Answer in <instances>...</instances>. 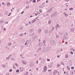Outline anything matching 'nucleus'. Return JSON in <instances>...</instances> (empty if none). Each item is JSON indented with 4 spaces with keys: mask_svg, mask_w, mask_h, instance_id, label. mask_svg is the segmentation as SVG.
<instances>
[{
    "mask_svg": "<svg viewBox=\"0 0 75 75\" xmlns=\"http://www.w3.org/2000/svg\"><path fill=\"white\" fill-rule=\"evenodd\" d=\"M50 50H51L50 47H47V48H46V49H45L43 50V52H47V51H50Z\"/></svg>",
    "mask_w": 75,
    "mask_h": 75,
    "instance_id": "f257e3e1",
    "label": "nucleus"
},
{
    "mask_svg": "<svg viewBox=\"0 0 75 75\" xmlns=\"http://www.w3.org/2000/svg\"><path fill=\"white\" fill-rule=\"evenodd\" d=\"M31 40H30L28 42L27 46V47H30L31 45Z\"/></svg>",
    "mask_w": 75,
    "mask_h": 75,
    "instance_id": "f03ea898",
    "label": "nucleus"
},
{
    "mask_svg": "<svg viewBox=\"0 0 75 75\" xmlns=\"http://www.w3.org/2000/svg\"><path fill=\"white\" fill-rule=\"evenodd\" d=\"M55 42H54V41L51 40L50 41V44H52V45H54L55 44Z\"/></svg>",
    "mask_w": 75,
    "mask_h": 75,
    "instance_id": "7ed1b4c3",
    "label": "nucleus"
},
{
    "mask_svg": "<svg viewBox=\"0 0 75 75\" xmlns=\"http://www.w3.org/2000/svg\"><path fill=\"white\" fill-rule=\"evenodd\" d=\"M42 45V43L41 42H40L39 44V47H41Z\"/></svg>",
    "mask_w": 75,
    "mask_h": 75,
    "instance_id": "20e7f679",
    "label": "nucleus"
},
{
    "mask_svg": "<svg viewBox=\"0 0 75 75\" xmlns=\"http://www.w3.org/2000/svg\"><path fill=\"white\" fill-rule=\"evenodd\" d=\"M47 66H45L44 68V71H43V72H45V71H47Z\"/></svg>",
    "mask_w": 75,
    "mask_h": 75,
    "instance_id": "39448f33",
    "label": "nucleus"
},
{
    "mask_svg": "<svg viewBox=\"0 0 75 75\" xmlns=\"http://www.w3.org/2000/svg\"><path fill=\"white\" fill-rule=\"evenodd\" d=\"M34 65V63L32 62L30 65V67H32L33 65Z\"/></svg>",
    "mask_w": 75,
    "mask_h": 75,
    "instance_id": "423d86ee",
    "label": "nucleus"
},
{
    "mask_svg": "<svg viewBox=\"0 0 75 75\" xmlns=\"http://www.w3.org/2000/svg\"><path fill=\"white\" fill-rule=\"evenodd\" d=\"M24 41H25V40L23 39L21 40V43H24Z\"/></svg>",
    "mask_w": 75,
    "mask_h": 75,
    "instance_id": "0eeeda50",
    "label": "nucleus"
},
{
    "mask_svg": "<svg viewBox=\"0 0 75 75\" xmlns=\"http://www.w3.org/2000/svg\"><path fill=\"white\" fill-rule=\"evenodd\" d=\"M69 65L70 66H71V65H72V61H71V60H69Z\"/></svg>",
    "mask_w": 75,
    "mask_h": 75,
    "instance_id": "6e6552de",
    "label": "nucleus"
},
{
    "mask_svg": "<svg viewBox=\"0 0 75 75\" xmlns=\"http://www.w3.org/2000/svg\"><path fill=\"white\" fill-rule=\"evenodd\" d=\"M53 14L54 15V16H57L58 14V13H57V12H54L53 13Z\"/></svg>",
    "mask_w": 75,
    "mask_h": 75,
    "instance_id": "1a4fd4ad",
    "label": "nucleus"
},
{
    "mask_svg": "<svg viewBox=\"0 0 75 75\" xmlns=\"http://www.w3.org/2000/svg\"><path fill=\"white\" fill-rule=\"evenodd\" d=\"M54 17H55V16L53 13L51 14V18H54Z\"/></svg>",
    "mask_w": 75,
    "mask_h": 75,
    "instance_id": "9d476101",
    "label": "nucleus"
},
{
    "mask_svg": "<svg viewBox=\"0 0 75 75\" xmlns=\"http://www.w3.org/2000/svg\"><path fill=\"white\" fill-rule=\"evenodd\" d=\"M64 35H68V33L67 32H64Z\"/></svg>",
    "mask_w": 75,
    "mask_h": 75,
    "instance_id": "9b49d317",
    "label": "nucleus"
},
{
    "mask_svg": "<svg viewBox=\"0 0 75 75\" xmlns=\"http://www.w3.org/2000/svg\"><path fill=\"white\" fill-rule=\"evenodd\" d=\"M37 36H35V35L33 37V40H35V38H37Z\"/></svg>",
    "mask_w": 75,
    "mask_h": 75,
    "instance_id": "f8f14e48",
    "label": "nucleus"
},
{
    "mask_svg": "<svg viewBox=\"0 0 75 75\" xmlns=\"http://www.w3.org/2000/svg\"><path fill=\"white\" fill-rule=\"evenodd\" d=\"M44 61L45 60L44 59H42L41 60V62H42V63H44Z\"/></svg>",
    "mask_w": 75,
    "mask_h": 75,
    "instance_id": "ddd939ff",
    "label": "nucleus"
},
{
    "mask_svg": "<svg viewBox=\"0 0 75 75\" xmlns=\"http://www.w3.org/2000/svg\"><path fill=\"white\" fill-rule=\"evenodd\" d=\"M39 7L40 8H42L44 7V6L42 5H40L39 6Z\"/></svg>",
    "mask_w": 75,
    "mask_h": 75,
    "instance_id": "4468645a",
    "label": "nucleus"
},
{
    "mask_svg": "<svg viewBox=\"0 0 75 75\" xmlns=\"http://www.w3.org/2000/svg\"><path fill=\"white\" fill-rule=\"evenodd\" d=\"M33 31H34V29H32L30 30V32L32 33V32H33Z\"/></svg>",
    "mask_w": 75,
    "mask_h": 75,
    "instance_id": "2eb2a0df",
    "label": "nucleus"
},
{
    "mask_svg": "<svg viewBox=\"0 0 75 75\" xmlns=\"http://www.w3.org/2000/svg\"><path fill=\"white\" fill-rule=\"evenodd\" d=\"M5 14L6 15H7V14H8V11H5Z\"/></svg>",
    "mask_w": 75,
    "mask_h": 75,
    "instance_id": "dca6fc26",
    "label": "nucleus"
},
{
    "mask_svg": "<svg viewBox=\"0 0 75 75\" xmlns=\"http://www.w3.org/2000/svg\"><path fill=\"white\" fill-rule=\"evenodd\" d=\"M22 62L25 65V64H26V62L24 61L23 60L22 61Z\"/></svg>",
    "mask_w": 75,
    "mask_h": 75,
    "instance_id": "f3484780",
    "label": "nucleus"
},
{
    "mask_svg": "<svg viewBox=\"0 0 75 75\" xmlns=\"http://www.w3.org/2000/svg\"><path fill=\"white\" fill-rule=\"evenodd\" d=\"M63 38H64V39H67V37L65 36L63 37Z\"/></svg>",
    "mask_w": 75,
    "mask_h": 75,
    "instance_id": "a211bd4d",
    "label": "nucleus"
},
{
    "mask_svg": "<svg viewBox=\"0 0 75 75\" xmlns=\"http://www.w3.org/2000/svg\"><path fill=\"white\" fill-rule=\"evenodd\" d=\"M7 6H10V4H10V3H7Z\"/></svg>",
    "mask_w": 75,
    "mask_h": 75,
    "instance_id": "6ab92c4d",
    "label": "nucleus"
},
{
    "mask_svg": "<svg viewBox=\"0 0 75 75\" xmlns=\"http://www.w3.org/2000/svg\"><path fill=\"white\" fill-rule=\"evenodd\" d=\"M74 28H71V31H72V32H73L74 31Z\"/></svg>",
    "mask_w": 75,
    "mask_h": 75,
    "instance_id": "aec40b11",
    "label": "nucleus"
},
{
    "mask_svg": "<svg viewBox=\"0 0 75 75\" xmlns=\"http://www.w3.org/2000/svg\"><path fill=\"white\" fill-rule=\"evenodd\" d=\"M20 70L21 72H23V70H24V69L23 68H22L20 69Z\"/></svg>",
    "mask_w": 75,
    "mask_h": 75,
    "instance_id": "412c9836",
    "label": "nucleus"
},
{
    "mask_svg": "<svg viewBox=\"0 0 75 75\" xmlns=\"http://www.w3.org/2000/svg\"><path fill=\"white\" fill-rule=\"evenodd\" d=\"M45 33L46 34H47V33H48V30H47L46 29L45 30Z\"/></svg>",
    "mask_w": 75,
    "mask_h": 75,
    "instance_id": "4be33fe9",
    "label": "nucleus"
},
{
    "mask_svg": "<svg viewBox=\"0 0 75 75\" xmlns=\"http://www.w3.org/2000/svg\"><path fill=\"white\" fill-rule=\"evenodd\" d=\"M51 20H50L48 22V23L49 24H51Z\"/></svg>",
    "mask_w": 75,
    "mask_h": 75,
    "instance_id": "5701e85b",
    "label": "nucleus"
},
{
    "mask_svg": "<svg viewBox=\"0 0 75 75\" xmlns=\"http://www.w3.org/2000/svg\"><path fill=\"white\" fill-rule=\"evenodd\" d=\"M32 2L33 3H36V1L35 0H33Z\"/></svg>",
    "mask_w": 75,
    "mask_h": 75,
    "instance_id": "b1692460",
    "label": "nucleus"
},
{
    "mask_svg": "<svg viewBox=\"0 0 75 75\" xmlns=\"http://www.w3.org/2000/svg\"><path fill=\"white\" fill-rule=\"evenodd\" d=\"M60 51V50H57V52H56V54H58L59 52Z\"/></svg>",
    "mask_w": 75,
    "mask_h": 75,
    "instance_id": "393cba45",
    "label": "nucleus"
},
{
    "mask_svg": "<svg viewBox=\"0 0 75 75\" xmlns=\"http://www.w3.org/2000/svg\"><path fill=\"white\" fill-rule=\"evenodd\" d=\"M48 67H49V68H51V67H52V66H51V65H48Z\"/></svg>",
    "mask_w": 75,
    "mask_h": 75,
    "instance_id": "a878e982",
    "label": "nucleus"
},
{
    "mask_svg": "<svg viewBox=\"0 0 75 75\" xmlns=\"http://www.w3.org/2000/svg\"><path fill=\"white\" fill-rule=\"evenodd\" d=\"M60 66V65H59V64H57V67H58V68H59V66Z\"/></svg>",
    "mask_w": 75,
    "mask_h": 75,
    "instance_id": "bb28decb",
    "label": "nucleus"
},
{
    "mask_svg": "<svg viewBox=\"0 0 75 75\" xmlns=\"http://www.w3.org/2000/svg\"><path fill=\"white\" fill-rule=\"evenodd\" d=\"M19 69H18L16 70V72H17V73H18V72H19Z\"/></svg>",
    "mask_w": 75,
    "mask_h": 75,
    "instance_id": "cd10ccee",
    "label": "nucleus"
},
{
    "mask_svg": "<svg viewBox=\"0 0 75 75\" xmlns=\"http://www.w3.org/2000/svg\"><path fill=\"white\" fill-rule=\"evenodd\" d=\"M4 22V20L3 21H0V24H1V23H3Z\"/></svg>",
    "mask_w": 75,
    "mask_h": 75,
    "instance_id": "c85d7f7f",
    "label": "nucleus"
},
{
    "mask_svg": "<svg viewBox=\"0 0 75 75\" xmlns=\"http://www.w3.org/2000/svg\"><path fill=\"white\" fill-rule=\"evenodd\" d=\"M65 57L66 58H68V54H66L65 56Z\"/></svg>",
    "mask_w": 75,
    "mask_h": 75,
    "instance_id": "c756f323",
    "label": "nucleus"
},
{
    "mask_svg": "<svg viewBox=\"0 0 75 75\" xmlns=\"http://www.w3.org/2000/svg\"><path fill=\"white\" fill-rule=\"evenodd\" d=\"M71 69H74V67H71Z\"/></svg>",
    "mask_w": 75,
    "mask_h": 75,
    "instance_id": "7c9ffc66",
    "label": "nucleus"
},
{
    "mask_svg": "<svg viewBox=\"0 0 75 75\" xmlns=\"http://www.w3.org/2000/svg\"><path fill=\"white\" fill-rule=\"evenodd\" d=\"M66 75H69V74H68V72H66Z\"/></svg>",
    "mask_w": 75,
    "mask_h": 75,
    "instance_id": "2f4dec72",
    "label": "nucleus"
},
{
    "mask_svg": "<svg viewBox=\"0 0 75 75\" xmlns=\"http://www.w3.org/2000/svg\"><path fill=\"white\" fill-rule=\"evenodd\" d=\"M41 31V29H40L38 30V33H40V31Z\"/></svg>",
    "mask_w": 75,
    "mask_h": 75,
    "instance_id": "473e14b6",
    "label": "nucleus"
},
{
    "mask_svg": "<svg viewBox=\"0 0 75 75\" xmlns=\"http://www.w3.org/2000/svg\"><path fill=\"white\" fill-rule=\"evenodd\" d=\"M69 52H70V53H71V54H73V52H72L70 51Z\"/></svg>",
    "mask_w": 75,
    "mask_h": 75,
    "instance_id": "72a5a7b5",
    "label": "nucleus"
},
{
    "mask_svg": "<svg viewBox=\"0 0 75 75\" xmlns=\"http://www.w3.org/2000/svg\"><path fill=\"white\" fill-rule=\"evenodd\" d=\"M58 37H59V36H58V35H56V38H58Z\"/></svg>",
    "mask_w": 75,
    "mask_h": 75,
    "instance_id": "f704fd0d",
    "label": "nucleus"
},
{
    "mask_svg": "<svg viewBox=\"0 0 75 75\" xmlns=\"http://www.w3.org/2000/svg\"><path fill=\"white\" fill-rule=\"evenodd\" d=\"M57 74L58 75H60V73L59 71L57 72Z\"/></svg>",
    "mask_w": 75,
    "mask_h": 75,
    "instance_id": "c9c22d12",
    "label": "nucleus"
},
{
    "mask_svg": "<svg viewBox=\"0 0 75 75\" xmlns=\"http://www.w3.org/2000/svg\"><path fill=\"white\" fill-rule=\"evenodd\" d=\"M26 8H27H27H29V6H27L26 7Z\"/></svg>",
    "mask_w": 75,
    "mask_h": 75,
    "instance_id": "e433bc0d",
    "label": "nucleus"
},
{
    "mask_svg": "<svg viewBox=\"0 0 75 75\" xmlns=\"http://www.w3.org/2000/svg\"><path fill=\"white\" fill-rule=\"evenodd\" d=\"M73 8H69V10H73Z\"/></svg>",
    "mask_w": 75,
    "mask_h": 75,
    "instance_id": "4c0bfd02",
    "label": "nucleus"
},
{
    "mask_svg": "<svg viewBox=\"0 0 75 75\" xmlns=\"http://www.w3.org/2000/svg\"><path fill=\"white\" fill-rule=\"evenodd\" d=\"M61 63L62 65H64V63H63V62H61Z\"/></svg>",
    "mask_w": 75,
    "mask_h": 75,
    "instance_id": "58836bf2",
    "label": "nucleus"
},
{
    "mask_svg": "<svg viewBox=\"0 0 75 75\" xmlns=\"http://www.w3.org/2000/svg\"><path fill=\"white\" fill-rule=\"evenodd\" d=\"M27 44V42H26L25 44V45H26Z\"/></svg>",
    "mask_w": 75,
    "mask_h": 75,
    "instance_id": "ea45409f",
    "label": "nucleus"
},
{
    "mask_svg": "<svg viewBox=\"0 0 75 75\" xmlns=\"http://www.w3.org/2000/svg\"><path fill=\"white\" fill-rule=\"evenodd\" d=\"M20 16H18L17 17V18H18H18H20Z\"/></svg>",
    "mask_w": 75,
    "mask_h": 75,
    "instance_id": "a19ab883",
    "label": "nucleus"
},
{
    "mask_svg": "<svg viewBox=\"0 0 75 75\" xmlns=\"http://www.w3.org/2000/svg\"><path fill=\"white\" fill-rule=\"evenodd\" d=\"M11 14V13H10L9 14L8 16H10Z\"/></svg>",
    "mask_w": 75,
    "mask_h": 75,
    "instance_id": "79ce46f5",
    "label": "nucleus"
},
{
    "mask_svg": "<svg viewBox=\"0 0 75 75\" xmlns=\"http://www.w3.org/2000/svg\"><path fill=\"white\" fill-rule=\"evenodd\" d=\"M15 65H16V66H18V64H17L16 63L15 64Z\"/></svg>",
    "mask_w": 75,
    "mask_h": 75,
    "instance_id": "37998d69",
    "label": "nucleus"
},
{
    "mask_svg": "<svg viewBox=\"0 0 75 75\" xmlns=\"http://www.w3.org/2000/svg\"><path fill=\"white\" fill-rule=\"evenodd\" d=\"M12 69H10V70H9V72H12Z\"/></svg>",
    "mask_w": 75,
    "mask_h": 75,
    "instance_id": "c03bdc74",
    "label": "nucleus"
},
{
    "mask_svg": "<svg viewBox=\"0 0 75 75\" xmlns=\"http://www.w3.org/2000/svg\"><path fill=\"white\" fill-rule=\"evenodd\" d=\"M28 25V23H26V24H25V25H26V26H27V25Z\"/></svg>",
    "mask_w": 75,
    "mask_h": 75,
    "instance_id": "a18cd8bd",
    "label": "nucleus"
},
{
    "mask_svg": "<svg viewBox=\"0 0 75 75\" xmlns=\"http://www.w3.org/2000/svg\"><path fill=\"white\" fill-rule=\"evenodd\" d=\"M52 30H54V27H52Z\"/></svg>",
    "mask_w": 75,
    "mask_h": 75,
    "instance_id": "49530a36",
    "label": "nucleus"
},
{
    "mask_svg": "<svg viewBox=\"0 0 75 75\" xmlns=\"http://www.w3.org/2000/svg\"><path fill=\"white\" fill-rule=\"evenodd\" d=\"M54 72L56 73H57V70H55Z\"/></svg>",
    "mask_w": 75,
    "mask_h": 75,
    "instance_id": "de8ad7c7",
    "label": "nucleus"
},
{
    "mask_svg": "<svg viewBox=\"0 0 75 75\" xmlns=\"http://www.w3.org/2000/svg\"><path fill=\"white\" fill-rule=\"evenodd\" d=\"M13 68L14 69L15 68V66H14V65H13Z\"/></svg>",
    "mask_w": 75,
    "mask_h": 75,
    "instance_id": "09e8293b",
    "label": "nucleus"
},
{
    "mask_svg": "<svg viewBox=\"0 0 75 75\" xmlns=\"http://www.w3.org/2000/svg\"><path fill=\"white\" fill-rule=\"evenodd\" d=\"M24 11H22L21 13V14H23V13H24Z\"/></svg>",
    "mask_w": 75,
    "mask_h": 75,
    "instance_id": "8fccbe9b",
    "label": "nucleus"
},
{
    "mask_svg": "<svg viewBox=\"0 0 75 75\" xmlns=\"http://www.w3.org/2000/svg\"><path fill=\"white\" fill-rule=\"evenodd\" d=\"M52 65H53V62H52V63H51V64H50V65H51V66H52Z\"/></svg>",
    "mask_w": 75,
    "mask_h": 75,
    "instance_id": "3c124183",
    "label": "nucleus"
},
{
    "mask_svg": "<svg viewBox=\"0 0 75 75\" xmlns=\"http://www.w3.org/2000/svg\"><path fill=\"white\" fill-rule=\"evenodd\" d=\"M45 40H44L43 43H44V44L45 43Z\"/></svg>",
    "mask_w": 75,
    "mask_h": 75,
    "instance_id": "603ef678",
    "label": "nucleus"
},
{
    "mask_svg": "<svg viewBox=\"0 0 75 75\" xmlns=\"http://www.w3.org/2000/svg\"><path fill=\"white\" fill-rule=\"evenodd\" d=\"M23 34H21L20 35V36H23Z\"/></svg>",
    "mask_w": 75,
    "mask_h": 75,
    "instance_id": "864d4df0",
    "label": "nucleus"
},
{
    "mask_svg": "<svg viewBox=\"0 0 75 75\" xmlns=\"http://www.w3.org/2000/svg\"><path fill=\"white\" fill-rule=\"evenodd\" d=\"M3 67H4V68L5 67H6V66L5 65H3Z\"/></svg>",
    "mask_w": 75,
    "mask_h": 75,
    "instance_id": "5fc2aeb1",
    "label": "nucleus"
},
{
    "mask_svg": "<svg viewBox=\"0 0 75 75\" xmlns=\"http://www.w3.org/2000/svg\"><path fill=\"white\" fill-rule=\"evenodd\" d=\"M12 55V54H11L9 56H8V57L10 58V57H11V55Z\"/></svg>",
    "mask_w": 75,
    "mask_h": 75,
    "instance_id": "6e6d98bb",
    "label": "nucleus"
},
{
    "mask_svg": "<svg viewBox=\"0 0 75 75\" xmlns=\"http://www.w3.org/2000/svg\"><path fill=\"white\" fill-rule=\"evenodd\" d=\"M65 1H69V0H65Z\"/></svg>",
    "mask_w": 75,
    "mask_h": 75,
    "instance_id": "4d7b16f0",
    "label": "nucleus"
},
{
    "mask_svg": "<svg viewBox=\"0 0 75 75\" xmlns=\"http://www.w3.org/2000/svg\"><path fill=\"white\" fill-rule=\"evenodd\" d=\"M57 27H59V25H58V24H57Z\"/></svg>",
    "mask_w": 75,
    "mask_h": 75,
    "instance_id": "13d9d810",
    "label": "nucleus"
},
{
    "mask_svg": "<svg viewBox=\"0 0 75 75\" xmlns=\"http://www.w3.org/2000/svg\"><path fill=\"white\" fill-rule=\"evenodd\" d=\"M8 22H5V24H8Z\"/></svg>",
    "mask_w": 75,
    "mask_h": 75,
    "instance_id": "bf43d9fd",
    "label": "nucleus"
},
{
    "mask_svg": "<svg viewBox=\"0 0 75 75\" xmlns=\"http://www.w3.org/2000/svg\"><path fill=\"white\" fill-rule=\"evenodd\" d=\"M34 33H33V34H31V36H33V35H34Z\"/></svg>",
    "mask_w": 75,
    "mask_h": 75,
    "instance_id": "052dcab7",
    "label": "nucleus"
},
{
    "mask_svg": "<svg viewBox=\"0 0 75 75\" xmlns=\"http://www.w3.org/2000/svg\"><path fill=\"white\" fill-rule=\"evenodd\" d=\"M48 72H50V71H51V69L48 70Z\"/></svg>",
    "mask_w": 75,
    "mask_h": 75,
    "instance_id": "680f3d73",
    "label": "nucleus"
},
{
    "mask_svg": "<svg viewBox=\"0 0 75 75\" xmlns=\"http://www.w3.org/2000/svg\"><path fill=\"white\" fill-rule=\"evenodd\" d=\"M6 59L7 60H8V59H8V57H7V58H6Z\"/></svg>",
    "mask_w": 75,
    "mask_h": 75,
    "instance_id": "e2e57ef3",
    "label": "nucleus"
},
{
    "mask_svg": "<svg viewBox=\"0 0 75 75\" xmlns=\"http://www.w3.org/2000/svg\"><path fill=\"white\" fill-rule=\"evenodd\" d=\"M59 44H61V42L60 41H59Z\"/></svg>",
    "mask_w": 75,
    "mask_h": 75,
    "instance_id": "0e129e2a",
    "label": "nucleus"
},
{
    "mask_svg": "<svg viewBox=\"0 0 75 75\" xmlns=\"http://www.w3.org/2000/svg\"><path fill=\"white\" fill-rule=\"evenodd\" d=\"M41 48H39L38 49L39 50H41Z\"/></svg>",
    "mask_w": 75,
    "mask_h": 75,
    "instance_id": "69168bd1",
    "label": "nucleus"
},
{
    "mask_svg": "<svg viewBox=\"0 0 75 75\" xmlns=\"http://www.w3.org/2000/svg\"><path fill=\"white\" fill-rule=\"evenodd\" d=\"M9 75V73H7L6 74V75Z\"/></svg>",
    "mask_w": 75,
    "mask_h": 75,
    "instance_id": "338daca9",
    "label": "nucleus"
},
{
    "mask_svg": "<svg viewBox=\"0 0 75 75\" xmlns=\"http://www.w3.org/2000/svg\"><path fill=\"white\" fill-rule=\"evenodd\" d=\"M71 50L72 51L73 50V48H71Z\"/></svg>",
    "mask_w": 75,
    "mask_h": 75,
    "instance_id": "774afa93",
    "label": "nucleus"
}]
</instances>
